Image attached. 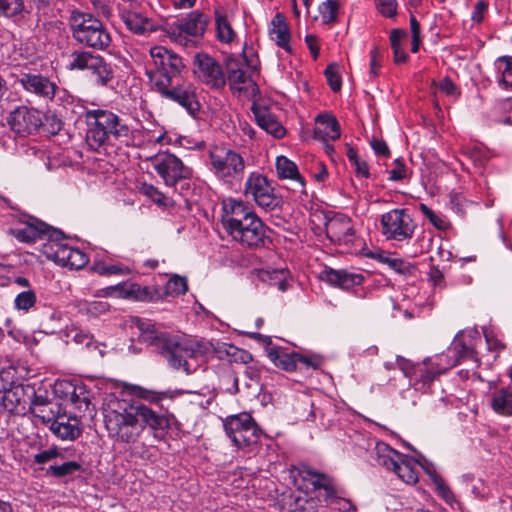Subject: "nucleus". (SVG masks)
Here are the masks:
<instances>
[{
    "label": "nucleus",
    "instance_id": "nucleus-1",
    "mask_svg": "<svg viewBox=\"0 0 512 512\" xmlns=\"http://www.w3.org/2000/svg\"><path fill=\"white\" fill-rule=\"evenodd\" d=\"M149 54L145 74L153 90L181 105L190 115H196L200 104L195 87L188 82H180L181 72L185 68L181 57L163 46L152 47Z\"/></svg>",
    "mask_w": 512,
    "mask_h": 512
},
{
    "label": "nucleus",
    "instance_id": "nucleus-2",
    "mask_svg": "<svg viewBox=\"0 0 512 512\" xmlns=\"http://www.w3.org/2000/svg\"><path fill=\"white\" fill-rule=\"evenodd\" d=\"M103 417L109 436L124 443L136 442L146 427L159 431L170 426L168 416L115 396L106 399Z\"/></svg>",
    "mask_w": 512,
    "mask_h": 512
},
{
    "label": "nucleus",
    "instance_id": "nucleus-3",
    "mask_svg": "<svg viewBox=\"0 0 512 512\" xmlns=\"http://www.w3.org/2000/svg\"><path fill=\"white\" fill-rule=\"evenodd\" d=\"M136 326L140 340L155 347L174 370L190 375L206 362L210 351L208 344L171 335L148 320L137 319Z\"/></svg>",
    "mask_w": 512,
    "mask_h": 512
},
{
    "label": "nucleus",
    "instance_id": "nucleus-4",
    "mask_svg": "<svg viewBox=\"0 0 512 512\" xmlns=\"http://www.w3.org/2000/svg\"><path fill=\"white\" fill-rule=\"evenodd\" d=\"M221 223L226 234L244 247L257 248L265 244V225L255 211L240 199L222 201Z\"/></svg>",
    "mask_w": 512,
    "mask_h": 512
},
{
    "label": "nucleus",
    "instance_id": "nucleus-5",
    "mask_svg": "<svg viewBox=\"0 0 512 512\" xmlns=\"http://www.w3.org/2000/svg\"><path fill=\"white\" fill-rule=\"evenodd\" d=\"M86 130V143L94 151L117 142L128 144L131 129L117 114L105 109L86 110L83 114Z\"/></svg>",
    "mask_w": 512,
    "mask_h": 512
},
{
    "label": "nucleus",
    "instance_id": "nucleus-6",
    "mask_svg": "<svg viewBox=\"0 0 512 512\" xmlns=\"http://www.w3.org/2000/svg\"><path fill=\"white\" fill-rule=\"evenodd\" d=\"M70 27L74 39L84 46L104 50L111 43L107 28L89 13L73 12L70 17Z\"/></svg>",
    "mask_w": 512,
    "mask_h": 512
},
{
    "label": "nucleus",
    "instance_id": "nucleus-7",
    "mask_svg": "<svg viewBox=\"0 0 512 512\" xmlns=\"http://www.w3.org/2000/svg\"><path fill=\"white\" fill-rule=\"evenodd\" d=\"M69 70H87L91 80L98 87H109L114 79V70L111 64L103 57L89 51L76 50L69 56L67 64Z\"/></svg>",
    "mask_w": 512,
    "mask_h": 512
},
{
    "label": "nucleus",
    "instance_id": "nucleus-8",
    "mask_svg": "<svg viewBox=\"0 0 512 512\" xmlns=\"http://www.w3.org/2000/svg\"><path fill=\"white\" fill-rule=\"evenodd\" d=\"M210 171L221 180L230 181L242 177L245 170L243 157L224 146H212L208 153Z\"/></svg>",
    "mask_w": 512,
    "mask_h": 512
},
{
    "label": "nucleus",
    "instance_id": "nucleus-9",
    "mask_svg": "<svg viewBox=\"0 0 512 512\" xmlns=\"http://www.w3.org/2000/svg\"><path fill=\"white\" fill-rule=\"evenodd\" d=\"M381 233L387 240L404 241L412 238L416 224L405 209H393L380 219Z\"/></svg>",
    "mask_w": 512,
    "mask_h": 512
},
{
    "label": "nucleus",
    "instance_id": "nucleus-10",
    "mask_svg": "<svg viewBox=\"0 0 512 512\" xmlns=\"http://www.w3.org/2000/svg\"><path fill=\"white\" fill-rule=\"evenodd\" d=\"M224 429L232 443L239 448L254 444L259 439V429L246 413L228 417Z\"/></svg>",
    "mask_w": 512,
    "mask_h": 512
},
{
    "label": "nucleus",
    "instance_id": "nucleus-11",
    "mask_svg": "<svg viewBox=\"0 0 512 512\" xmlns=\"http://www.w3.org/2000/svg\"><path fill=\"white\" fill-rule=\"evenodd\" d=\"M244 193L246 197L253 199L259 207L265 210H274L280 207L282 202L268 179L259 173L249 175L245 182Z\"/></svg>",
    "mask_w": 512,
    "mask_h": 512
},
{
    "label": "nucleus",
    "instance_id": "nucleus-12",
    "mask_svg": "<svg viewBox=\"0 0 512 512\" xmlns=\"http://www.w3.org/2000/svg\"><path fill=\"white\" fill-rule=\"evenodd\" d=\"M150 162L167 186H174L180 180L191 176V169L174 154L159 153L151 157Z\"/></svg>",
    "mask_w": 512,
    "mask_h": 512
},
{
    "label": "nucleus",
    "instance_id": "nucleus-13",
    "mask_svg": "<svg viewBox=\"0 0 512 512\" xmlns=\"http://www.w3.org/2000/svg\"><path fill=\"white\" fill-rule=\"evenodd\" d=\"M194 73L202 83L211 89L219 90L226 85V76L221 65L207 54L195 56Z\"/></svg>",
    "mask_w": 512,
    "mask_h": 512
},
{
    "label": "nucleus",
    "instance_id": "nucleus-14",
    "mask_svg": "<svg viewBox=\"0 0 512 512\" xmlns=\"http://www.w3.org/2000/svg\"><path fill=\"white\" fill-rule=\"evenodd\" d=\"M7 123L11 130L24 136L32 134L40 128L42 117L38 110L20 106L10 112Z\"/></svg>",
    "mask_w": 512,
    "mask_h": 512
},
{
    "label": "nucleus",
    "instance_id": "nucleus-15",
    "mask_svg": "<svg viewBox=\"0 0 512 512\" xmlns=\"http://www.w3.org/2000/svg\"><path fill=\"white\" fill-rule=\"evenodd\" d=\"M18 82L27 93L46 102L54 99L58 89L54 81L39 73H22L18 77Z\"/></svg>",
    "mask_w": 512,
    "mask_h": 512
},
{
    "label": "nucleus",
    "instance_id": "nucleus-16",
    "mask_svg": "<svg viewBox=\"0 0 512 512\" xmlns=\"http://www.w3.org/2000/svg\"><path fill=\"white\" fill-rule=\"evenodd\" d=\"M325 232L329 240L334 243L350 245L355 240L352 221L344 214L329 218L325 225Z\"/></svg>",
    "mask_w": 512,
    "mask_h": 512
},
{
    "label": "nucleus",
    "instance_id": "nucleus-17",
    "mask_svg": "<svg viewBox=\"0 0 512 512\" xmlns=\"http://www.w3.org/2000/svg\"><path fill=\"white\" fill-rule=\"evenodd\" d=\"M2 405L14 414L25 413L27 407L31 404V398L34 394L30 387L25 388L23 385H11L3 390Z\"/></svg>",
    "mask_w": 512,
    "mask_h": 512
},
{
    "label": "nucleus",
    "instance_id": "nucleus-18",
    "mask_svg": "<svg viewBox=\"0 0 512 512\" xmlns=\"http://www.w3.org/2000/svg\"><path fill=\"white\" fill-rule=\"evenodd\" d=\"M227 79L233 92L241 95L253 89L255 83L245 69L242 60L229 58L226 62Z\"/></svg>",
    "mask_w": 512,
    "mask_h": 512
},
{
    "label": "nucleus",
    "instance_id": "nucleus-19",
    "mask_svg": "<svg viewBox=\"0 0 512 512\" xmlns=\"http://www.w3.org/2000/svg\"><path fill=\"white\" fill-rule=\"evenodd\" d=\"M43 422H50L51 432L61 440L73 441L81 434L79 420L76 417L58 416L52 420V417L36 414Z\"/></svg>",
    "mask_w": 512,
    "mask_h": 512
},
{
    "label": "nucleus",
    "instance_id": "nucleus-20",
    "mask_svg": "<svg viewBox=\"0 0 512 512\" xmlns=\"http://www.w3.org/2000/svg\"><path fill=\"white\" fill-rule=\"evenodd\" d=\"M321 279L334 287L344 290L351 289L364 282V276L360 273H351L343 269L336 270L332 268H325L321 272Z\"/></svg>",
    "mask_w": 512,
    "mask_h": 512
},
{
    "label": "nucleus",
    "instance_id": "nucleus-21",
    "mask_svg": "<svg viewBox=\"0 0 512 512\" xmlns=\"http://www.w3.org/2000/svg\"><path fill=\"white\" fill-rule=\"evenodd\" d=\"M56 234H59V232L55 230L51 232L41 251L49 260L65 267L74 248L62 240L54 238Z\"/></svg>",
    "mask_w": 512,
    "mask_h": 512
},
{
    "label": "nucleus",
    "instance_id": "nucleus-22",
    "mask_svg": "<svg viewBox=\"0 0 512 512\" xmlns=\"http://www.w3.org/2000/svg\"><path fill=\"white\" fill-rule=\"evenodd\" d=\"M298 475L304 482L310 484L314 490H322L323 494H321L320 497H322L323 500L336 489L331 477L318 472L310 466H301Z\"/></svg>",
    "mask_w": 512,
    "mask_h": 512
},
{
    "label": "nucleus",
    "instance_id": "nucleus-23",
    "mask_svg": "<svg viewBox=\"0 0 512 512\" xmlns=\"http://www.w3.org/2000/svg\"><path fill=\"white\" fill-rule=\"evenodd\" d=\"M208 17L200 12H190L185 18L178 19L175 22V27L179 35H188L192 37L202 36L208 25Z\"/></svg>",
    "mask_w": 512,
    "mask_h": 512
},
{
    "label": "nucleus",
    "instance_id": "nucleus-24",
    "mask_svg": "<svg viewBox=\"0 0 512 512\" xmlns=\"http://www.w3.org/2000/svg\"><path fill=\"white\" fill-rule=\"evenodd\" d=\"M106 295H116L120 298L136 301H149L152 299V294L148 287H142L139 284L127 282L108 287L106 289Z\"/></svg>",
    "mask_w": 512,
    "mask_h": 512
},
{
    "label": "nucleus",
    "instance_id": "nucleus-25",
    "mask_svg": "<svg viewBox=\"0 0 512 512\" xmlns=\"http://www.w3.org/2000/svg\"><path fill=\"white\" fill-rule=\"evenodd\" d=\"M341 131L337 119L329 114H321L316 117L314 138L323 142L335 141L340 138Z\"/></svg>",
    "mask_w": 512,
    "mask_h": 512
},
{
    "label": "nucleus",
    "instance_id": "nucleus-26",
    "mask_svg": "<svg viewBox=\"0 0 512 512\" xmlns=\"http://www.w3.org/2000/svg\"><path fill=\"white\" fill-rule=\"evenodd\" d=\"M252 111L258 126L268 134L275 138H282L285 135V128L270 111L256 106L252 107Z\"/></svg>",
    "mask_w": 512,
    "mask_h": 512
},
{
    "label": "nucleus",
    "instance_id": "nucleus-27",
    "mask_svg": "<svg viewBox=\"0 0 512 512\" xmlns=\"http://www.w3.org/2000/svg\"><path fill=\"white\" fill-rule=\"evenodd\" d=\"M121 19L126 27L135 34L145 35L146 33L156 31L155 24L141 13L124 11L121 14Z\"/></svg>",
    "mask_w": 512,
    "mask_h": 512
},
{
    "label": "nucleus",
    "instance_id": "nucleus-28",
    "mask_svg": "<svg viewBox=\"0 0 512 512\" xmlns=\"http://www.w3.org/2000/svg\"><path fill=\"white\" fill-rule=\"evenodd\" d=\"M270 38L276 42V44L286 51H290L289 41L290 33L288 26L285 21V17L282 14H276L271 21V28L269 29Z\"/></svg>",
    "mask_w": 512,
    "mask_h": 512
},
{
    "label": "nucleus",
    "instance_id": "nucleus-29",
    "mask_svg": "<svg viewBox=\"0 0 512 512\" xmlns=\"http://www.w3.org/2000/svg\"><path fill=\"white\" fill-rule=\"evenodd\" d=\"M50 234V227L44 222L37 220L15 231L16 238L27 243L35 242L37 239H42L44 236H49Z\"/></svg>",
    "mask_w": 512,
    "mask_h": 512
},
{
    "label": "nucleus",
    "instance_id": "nucleus-30",
    "mask_svg": "<svg viewBox=\"0 0 512 512\" xmlns=\"http://www.w3.org/2000/svg\"><path fill=\"white\" fill-rule=\"evenodd\" d=\"M491 407L500 415H512V391L508 388H500L491 394Z\"/></svg>",
    "mask_w": 512,
    "mask_h": 512
},
{
    "label": "nucleus",
    "instance_id": "nucleus-31",
    "mask_svg": "<svg viewBox=\"0 0 512 512\" xmlns=\"http://www.w3.org/2000/svg\"><path fill=\"white\" fill-rule=\"evenodd\" d=\"M269 359L279 368L285 371H294L297 367V352H286L279 347L268 350Z\"/></svg>",
    "mask_w": 512,
    "mask_h": 512
},
{
    "label": "nucleus",
    "instance_id": "nucleus-32",
    "mask_svg": "<svg viewBox=\"0 0 512 512\" xmlns=\"http://www.w3.org/2000/svg\"><path fill=\"white\" fill-rule=\"evenodd\" d=\"M497 83L501 89H512V56H501L495 61Z\"/></svg>",
    "mask_w": 512,
    "mask_h": 512
},
{
    "label": "nucleus",
    "instance_id": "nucleus-33",
    "mask_svg": "<svg viewBox=\"0 0 512 512\" xmlns=\"http://www.w3.org/2000/svg\"><path fill=\"white\" fill-rule=\"evenodd\" d=\"M283 507L287 512H316L315 501L306 496L291 493L284 497Z\"/></svg>",
    "mask_w": 512,
    "mask_h": 512
},
{
    "label": "nucleus",
    "instance_id": "nucleus-34",
    "mask_svg": "<svg viewBox=\"0 0 512 512\" xmlns=\"http://www.w3.org/2000/svg\"><path fill=\"white\" fill-rule=\"evenodd\" d=\"M472 336L459 333L453 340L449 352L456 356V362L465 358H474V349L471 344Z\"/></svg>",
    "mask_w": 512,
    "mask_h": 512
},
{
    "label": "nucleus",
    "instance_id": "nucleus-35",
    "mask_svg": "<svg viewBox=\"0 0 512 512\" xmlns=\"http://www.w3.org/2000/svg\"><path fill=\"white\" fill-rule=\"evenodd\" d=\"M377 463L388 470L394 471L403 458L402 454L392 449L385 443L376 445Z\"/></svg>",
    "mask_w": 512,
    "mask_h": 512
},
{
    "label": "nucleus",
    "instance_id": "nucleus-36",
    "mask_svg": "<svg viewBox=\"0 0 512 512\" xmlns=\"http://www.w3.org/2000/svg\"><path fill=\"white\" fill-rule=\"evenodd\" d=\"M276 171L279 178L291 179L304 185V181L298 172V168L294 162L285 156H279L276 159Z\"/></svg>",
    "mask_w": 512,
    "mask_h": 512
},
{
    "label": "nucleus",
    "instance_id": "nucleus-37",
    "mask_svg": "<svg viewBox=\"0 0 512 512\" xmlns=\"http://www.w3.org/2000/svg\"><path fill=\"white\" fill-rule=\"evenodd\" d=\"M259 276L263 282L276 286L281 292H285L288 289V271L285 269L262 270Z\"/></svg>",
    "mask_w": 512,
    "mask_h": 512
},
{
    "label": "nucleus",
    "instance_id": "nucleus-38",
    "mask_svg": "<svg viewBox=\"0 0 512 512\" xmlns=\"http://www.w3.org/2000/svg\"><path fill=\"white\" fill-rule=\"evenodd\" d=\"M27 13L24 0H0V16L16 20Z\"/></svg>",
    "mask_w": 512,
    "mask_h": 512
},
{
    "label": "nucleus",
    "instance_id": "nucleus-39",
    "mask_svg": "<svg viewBox=\"0 0 512 512\" xmlns=\"http://www.w3.org/2000/svg\"><path fill=\"white\" fill-rule=\"evenodd\" d=\"M429 476L434 485L437 495L453 508L454 504H457V501L454 493L451 491L449 486L436 472L429 473Z\"/></svg>",
    "mask_w": 512,
    "mask_h": 512
},
{
    "label": "nucleus",
    "instance_id": "nucleus-40",
    "mask_svg": "<svg viewBox=\"0 0 512 512\" xmlns=\"http://www.w3.org/2000/svg\"><path fill=\"white\" fill-rule=\"evenodd\" d=\"M394 472L403 482L407 484H415L418 482V470L415 464L409 460L402 458Z\"/></svg>",
    "mask_w": 512,
    "mask_h": 512
},
{
    "label": "nucleus",
    "instance_id": "nucleus-41",
    "mask_svg": "<svg viewBox=\"0 0 512 512\" xmlns=\"http://www.w3.org/2000/svg\"><path fill=\"white\" fill-rule=\"evenodd\" d=\"M215 22L218 39L224 43L232 42L235 38V32L232 29L227 17L216 11Z\"/></svg>",
    "mask_w": 512,
    "mask_h": 512
},
{
    "label": "nucleus",
    "instance_id": "nucleus-42",
    "mask_svg": "<svg viewBox=\"0 0 512 512\" xmlns=\"http://www.w3.org/2000/svg\"><path fill=\"white\" fill-rule=\"evenodd\" d=\"M39 327L46 334H53L60 328V313L46 309L40 318Z\"/></svg>",
    "mask_w": 512,
    "mask_h": 512
},
{
    "label": "nucleus",
    "instance_id": "nucleus-43",
    "mask_svg": "<svg viewBox=\"0 0 512 512\" xmlns=\"http://www.w3.org/2000/svg\"><path fill=\"white\" fill-rule=\"evenodd\" d=\"M418 209L436 229L444 231L450 227V222L445 216L435 213L426 204H419Z\"/></svg>",
    "mask_w": 512,
    "mask_h": 512
},
{
    "label": "nucleus",
    "instance_id": "nucleus-44",
    "mask_svg": "<svg viewBox=\"0 0 512 512\" xmlns=\"http://www.w3.org/2000/svg\"><path fill=\"white\" fill-rule=\"evenodd\" d=\"M324 501L334 509L341 512H354L356 510L354 504L349 499L339 495L337 488L333 493L328 494Z\"/></svg>",
    "mask_w": 512,
    "mask_h": 512
},
{
    "label": "nucleus",
    "instance_id": "nucleus-45",
    "mask_svg": "<svg viewBox=\"0 0 512 512\" xmlns=\"http://www.w3.org/2000/svg\"><path fill=\"white\" fill-rule=\"evenodd\" d=\"M94 271L99 275H128L131 270L123 265L98 262L94 265Z\"/></svg>",
    "mask_w": 512,
    "mask_h": 512
},
{
    "label": "nucleus",
    "instance_id": "nucleus-46",
    "mask_svg": "<svg viewBox=\"0 0 512 512\" xmlns=\"http://www.w3.org/2000/svg\"><path fill=\"white\" fill-rule=\"evenodd\" d=\"M81 470V464L77 461H68L61 465H51L48 472L55 477L71 475Z\"/></svg>",
    "mask_w": 512,
    "mask_h": 512
},
{
    "label": "nucleus",
    "instance_id": "nucleus-47",
    "mask_svg": "<svg viewBox=\"0 0 512 512\" xmlns=\"http://www.w3.org/2000/svg\"><path fill=\"white\" fill-rule=\"evenodd\" d=\"M62 120L53 113H46L42 119L41 128L50 135H56L62 129Z\"/></svg>",
    "mask_w": 512,
    "mask_h": 512
},
{
    "label": "nucleus",
    "instance_id": "nucleus-48",
    "mask_svg": "<svg viewBox=\"0 0 512 512\" xmlns=\"http://www.w3.org/2000/svg\"><path fill=\"white\" fill-rule=\"evenodd\" d=\"M338 3L334 0H327L319 6V13L323 23L335 22L337 19Z\"/></svg>",
    "mask_w": 512,
    "mask_h": 512
},
{
    "label": "nucleus",
    "instance_id": "nucleus-49",
    "mask_svg": "<svg viewBox=\"0 0 512 512\" xmlns=\"http://www.w3.org/2000/svg\"><path fill=\"white\" fill-rule=\"evenodd\" d=\"M35 303L36 294L31 289L19 293L14 300L15 308L23 311H28Z\"/></svg>",
    "mask_w": 512,
    "mask_h": 512
},
{
    "label": "nucleus",
    "instance_id": "nucleus-50",
    "mask_svg": "<svg viewBox=\"0 0 512 512\" xmlns=\"http://www.w3.org/2000/svg\"><path fill=\"white\" fill-rule=\"evenodd\" d=\"M166 293L169 295L179 296L184 294L187 289V280L185 277L174 275L166 284Z\"/></svg>",
    "mask_w": 512,
    "mask_h": 512
},
{
    "label": "nucleus",
    "instance_id": "nucleus-51",
    "mask_svg": "<svg viewBox=\"0 0 512 512\" xmlns=\"http://www.w3.org/2000/svg\"><path fill=\"white\" fill-rule=\"evenodd\" d=\"M225 352L230 361L235 363L249 364L253 359L251 353L234 345H228Z\"/></svg>",
    "mask_w": 512,
    "mask_h": 512
},
{
    "label": "nucleus",
    "instance_id": "nucleus-52",
    "mask_svg": "<svg viewBox=\"0 0 512 512\" xmlns=\"http://www.w3.org/2000/svg\"><path fill=\"white\" fill-rule=\"evenodd\" d=\"M71 402L74 404L75 408L80 411L88 410L90 399L84 387H74L71 393Z\"/></svg>",
    "mask_w": 512,
    "mask_h": 512
},
{
    "label": "nucleus",
    "instance_id": "nucleus-53",
    "mask_svg": "<svg viewBox=\"0 0 512 512\" xmlns=\"http://www.w3.org/2000/svg\"><path fill=\"white\" fill-rule=\"evenodd\" d=\"M325 76L330 88L333 91H339L341 88V77L339 76V66L335 63L330 64L325 69Z\"/></svg>",
    "mask_w": 512,
    "mask_h": 512
},
{
    "label": "nucleus",
    "instance_id": "nucleus-54",
    "mask_svg": "<svg viewBox=\"0 0 512 512\" xmlns=\"http://www.w3.org/2000/svg\"><path fill=\"white\" fill-rule=\"evenodd\" d=\"M67 337L70 338L74 343L79 345L90 346L93 342V336L86 331L78 328H72L67 333Z\"/></svg>",
    "mask_w": 512,
    "mask_h": 512
},
{
    "label": "nucleus",
    "instance_id": "nucleus-55",
    "mask_svg": "<svg viewBox=\"0 0 512 512\" xmlns=\"http://www.w3.org/2000/svg\"><path fill=\"white\" fill-rule=\"evenodd\" d=\"M468 154L478 166H484L490 158L489 152L478 145L468 148Z\"/></svg>",
    "mask_w": 512,
    "mask_h": 512
},
{
    "label": "nucleus",
    "instance_id": "nucleus-56",
    "mask_svg": "<svg viewBox=\"0 0 512 512\" xmlns=\"http://www.w3.org/2000/svg\"><path fill=\"white\" fill-rule=\"evenodd\" d=\"M15 373L11 366L0 365V392L14 384Z\"/></svg>",
    "mask_w": 512,
    "mask_h": 512
},
{
    "label": "nucleus",
    "instance_id": "nucleus-57",
    "mask_svg": "<svg viewBox=\"0 0 512 512\" xmlns=\"http://www.w3.org/2000/svg\"><path fill=\"white\" fill-rule=\"evenodd\" d=\"M377 8L382 16L387 18L395 17L397 14V1L396 0H375Z\"/></svg>",
    "mask_w": 512,
    "mask_h": 512
},
{
    "label": "nucleus",
    "instance_id": "nucleus-58",
    "mask_svg": "<svg viewBox=\"0 0 512 512\" xmlns=\"http://www.w3.org/2000/svg\"><path fill=\"white\" fill-rule=\"evenodd\" d=\"M87 262V255L81 250L74 248L70 255L69 262H67L65 267H68L70 269H80L84 267L87 264Z\"/></svg>",
    "mask_w": 512,
    "mask_h": 512
},
{
    "label": "nucleus",
    "instance_id": "nucleus-59",
    "mask_svg": "<svg viewBox=\"0 0 512 512\" xmlns=\"http://www.w3.org/2000/svg\"><path fill=\"white\" fill-rule=\"evenodd\" d=\"M383 263H386L390 268L400 274H406L410 272L411 265L400 258H388L381 259Z\"/></svg>",
    "mask_w": 512,
    "mask_h": 512
},
{
    "label": "nucleus",
    "instance_id": "nucleus-60",
    "mask_svg": "<svg viewBox=\"0 0 512 512\" xmlns=\"http://www.w3.org/2000/svg\"><path fill=\"white\" fill-rule=\"evenodd\" d=\"M261 371H262V368L256 363L245 367L243 373H244L245 377L250 381V383H246V386L248 388H251L253 383L256 385H259L260 378H261Z\"/></svg>",
    "mask_w": 512,
    "mask_h": 512
},
{
    "label": "nucleus",
    "instance_id": "nucleus-61",
    "mask_svg": "<svg viewBox=\"0 0 512 512\" xmlns=\"http://www.w3.org/2000/svg\"><path fill=\"white\" fill-rule=\"evenodd\" d=\"M57 457L63 458V454L58 450L57 447H51L36 454L34 456V462L37 464H45Z\"/></svg>",
    "mask_w": 512,
    "mask_h": 512
},
{
    "label": "nucleus",
    "instance_id": "nucleus-62",
    "mask_svg": "<svg viewBox=\"0 0 512 512\" xmlns=\"http://www.w3.org/2000/svg\"><path fill=\"white\" fill-rule=\"evenodd\" d=\"M298 362L302 363L306 367L318 369L322 365L323 359L320 356L315 355V354L303 355V354L297 353V363Z\"/></svg>",
    "mask_w": 512,
    "mask_h": 512
},
{
    "label": "nucleus",
    "instance_id": "nucleus-63",
    "mask_svg": "<svg viewBox=\"0 0 512 512\" xmlns=\"http://www.w3.org/2000/svg\"><path fill=\"white\" fill-rule=\"evenodd\" d=\"M406 177L405 165L400 159L395 160L394 167L389 171V180L400 181Z\"/></svg>",
    "mask_w": 512,
    "mask_h": 512
},
{
    "label": "nucleus",
    "instance_id": "nucleus-64",
    "mask_svg": "<svg viewBox=\"0 0 512 512\" xmlns=\"http://www.w3.org/2000/svg\"><path fill=\"white\" fill-rule=\"evenodd\" d=\"M144 194L157 204H165V195L152 185L143 187Z\"/></svg>",
    "mask_w": 512,
    "mask_h": 512
}]
</instances>
